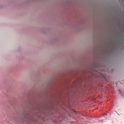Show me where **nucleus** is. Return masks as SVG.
<instances>
[{
  "mask_svg": "<svg viewBox=\"0 0 124 124\" xmlns=\"http://www.w3.org/2000/svg\"><path fill=\"white\" fill-rule=\"evenodd\" d=\"M119 91L120 93H124V92H123V90L122 89H119Z\"/></svg>",
  "mask_w": 124,
  "mask_h": 124,
  "instance_id": "2",
  "label": "nucleus"
},
{
  "mask_svg": "<svg viewBox=\"0 0 124 124\" xmlns=\"http://www.w3.org/2000/svg\"><path fill=\"white\" fill-rule=\"evenodd\" d=\"M123 47L124 48V45L123 46Z\"/></svg>",
  "mask_w": 124,
  "mask_h": 124,
  "instance_id": "4",
  "label": "nucleus"
},
{
  "mask_svg": "<svg viewBox=\"0 0 124 124\" xmlns=\"http://www.w3.org/2000/svg\"><path fill=\"white\" fill-rule=\"evenodd\" d=\"M106 115V114H104L103 115V116H104V115Z\"/></svg>",
  "mask_w": 124,
  "mask_h": 124,
  "instance_id": "3",
  "label": "nucleus"
},
{
  "mask_svg": "<svg viewBox=\"0 0 124 124\" xmlns=\"http://www.w3.org/2000/svg\"><path fill=\"white\" fill-rule=\"evenodd\" d=\"M11 86L10 85H5L4 86V89L3 90H5L6 91H9L11 88Z\"/></svg>",
  "mask_w": 124,
  "mask_h": 124,
  "instance_id": "1",
  "label": "nucleus"
},
{
  "mask_svg": "<svg viewBox=\"0 0 124 124\" xmlns=\"http://www.w3.org/2000/svg\"><path fill=\"white\" fill-rule=\"evenodd\" d=\"M122 1H124V0H122Z\"/></svg>",
  "mask_w": 124,
  "mask_h": 124,
  "instance_id": "5",
  "label": "nucleus"
}]
</instances>
